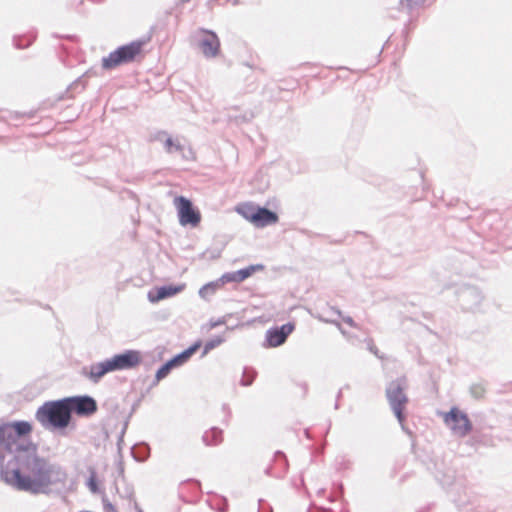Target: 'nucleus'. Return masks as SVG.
I'll use <instances>...</instances> for the list:
<instances>
[{
	"label": "nucleus",
	"instance_id": "aec40b11",
	"mask_svg": "<svg viewBox=\"0 0 512 512\" xmlns=\"http://www.w3.org/2000/svg\"><path fill=\"white\" fill-rule=\"evenodd\" d=\"M88 486H89V489L93 492V493H96L98 491V487H97V483H96V477L95 475H92L88 481Z\"/></svg>",
	"mask_w": 512,
	"mask_h": 512
},
{
	"label": "nucleus",
	"instance_id": "9b49d317",
	"mask_svg": "<svg viewBox=\"0 0 512 512\" xmlns=\"http://www.w3.org/2000/svg\"><path fill=\"white\" fill-rule=\"evenodd\" d=\"M70 407V413L74 411L78 415H92L97 410L96 401L88 396L65 398Z\"/></svg>",
	"mask_w": 512,
	"mask_h": 512
},
{
	"label": "nucleus",
	"instance_id": "f257e3e1",
	"mask_svg": "<svg viewBox=\"0 0 512 512\" xmlns=\"http://www.w3.org/2000/svg\"><path fill=\"white\" fill-rule=\"evenodd\" d=\"M25 453L15 454L1 467V477L10 486L33 494L46 493L55 482L53 474L65 478L60 469L54 470L49 461L38 454L36 444L24 448Z\"/></svg>",
	"mask_w": 512,
	"mask_h": 512
},
{
	"label": "nucleus",
	"instance_id": "4be33fe9",
	"mask_svg": "<svg viewBox=\"0 0 512 512\" xmlns=\"http://www.w3.org/2000/svg\"><path fill=\"white\" fill-rule=\"evenodd\" d=\"M31 42H32V40H28V41H27V43H25V44H22V43H20V42H19V43L17 44V46H18L19 48H25V47H28V46L31 44Z\"/></svg>",
	"mask_w": 512,
	"mask_h": 512
},
{
	"label": "nucleus",
	"instance_id": "dca6fc26",
	"mask_svg": "<svg viewBox=\"0 0 512 512\" xmlns=\"http://www.w3.org/2000/svg\"><path fill=\"white\" fill-rule=\"evenodd\" d=\"M203 439L207 446L219 445L223 441V431L219 428L213 427L205 432Z\"/></svg>",
	"mask_w": 512,
	"mask_h": 512
},
{
	"label": "nucleus",
	"instance_id": "423d86ee",
	"mask_svg": "<svg viewBox=\"0 0 512 512\" xmlns=\"http://www.w3.org/2000/svg\"><path fill=\"white\" fill-rule=\"evenodd\" d=\"M235 211L257 228L274 225L279 220L275 212L255 205L252 202L239 203L235 207Z\"/></svg>",
	"mask_w": 512,
	"mask_h": 512
},
{
	"label": "nucleus",
	"instance_id": "5701e85b",
	"mask_svg": "<svg viewBox=\"0 0 512 512\" xmlns=\"http://www.w3.org/2000/svg\"><path fill=\"white\" fill-rule=\"evenodd\" d=\"M346 322L349 323L350 325L352 324V320L351 319L347 320Z\"/></svg>",
	"mask_w": 512,
	"mask_h": 512
},
{
	"label": "nucleus",
	"instance_id": "7ed1b4c3",
	"mask_svg": "<svg viewBox=\"0 0 512 512\" xmlns=\"http://www.w3.org/2000/svg\"><path fill=\"white\" fill-rule=\"evenodd\" d=\"M36 419L44 428L65 429L71 421L66 399L45 402L36 411Z\"/></svg>",
	"mask_w": 512,
	"mask_h": 512
},
{
	"label": "nucleus",
	"instance_id": "f3484780",
	"mask_svg": "<svg viewBox=\"0 0 512 512\" xmlns=\"http://www.w3.org/2000/svg\"><path fill=\"white\" fill-rule=\"evenodd\" d=\"M223 284L219 281L210 282L205 284L199 291L200 296L206 298L207 296L215 293Z\"/></svg>",
	"mask_w": 512,
	"mask_h": 512
},
{
	"label": "nucleus",
	"instance_id": "f03ea898",
	"mask_svg": "<svg viewBox=\"0 0 512 512\" xmlns=\"http://www.w3.org/2000/svg\"><path fill=\"white\" fill-rule=\"evenodd\" d=\"M33 431V426L28 421H15L0 424V449L15 454L25 453L24 448L31 441L25 440Z\"/></svg>",
	"mask_w": 512,
	"mask_h": 512
},
{
	"label": "nucleus",
	"instance_id": "412c9836",
	"mask_svg": "<svg viewBox=\"0 0 512 512\" xmlns=\"http://www.w3.org/2000/svg\"><path fill=\"white\" fill-rule=\"evenodd\" d=\"M410 7L423 4L425 0H407Z\"/></svg>",
	"mask_w": 512,
	"mask_h": 512
},
{
	"label": "nucleus",
	"instance_id": "39448f33",
	"mask_svg": "<svg viewBox=\"0 0 512 512\" xmlns=\"http://www.w3.org/2000/svg\"><path fill=\"white\" fill-rule=\"evenodd\" d=\"M146 41L137 40L120 46L102 59V67L105 70H112L120 65L127 64L143 58Z\"/></svg>",
	"mask_w": 512,
	"mask_h": 512
},
{
	"label": "nucleus",
	"instance_id": "20e7f679",
	"mask_svg": "<svg viewBox=\"0 0 512 512\" xmlns=\"http://www.w3.org/2000/svg\"><path fill=\"white\" fill-rule=\"evenodd\" d=\"M141 361L142 356L139 351L127 350L122 354L113 356L111 359L92 365L89 377L96 382L109 372L135 368Z\"/></svg>",
	"mask_w": 512,
	"mask_h": 512
},
{
	"label": "nucleus",
	"instance_id": "6ab92c4d",
	"mask_svg": "<svg viewBox=\"0 0 512 512\" xmlns=\"http://www.w3.org/2000/svg\"><path fill=\"white\" fill-rule=\"evenodd\" d=\"M166 137H168L167 132H165V131H158V132L153 136V140H154V141H160V142H163V144H164V143H165V140H166Z\"/></svg>",
	"mask_w": 512,
	"mask_h": 512
},
{
	"label": "nucleus",
	"instance_id": "2eb2a0df",
	"mask_svg": "<svg viewBox=\"0 0 512 512\" xmlns=\"http://www.w3.org/2000/svg\"><path fill=\"white\" fill-rule=\"evenodd\" d=\"M184 288V284L159 287L148 293V299L152 303H157L163 299L175 296L176 294L182 292Z\"/></svg>",
	"mask_w": 512,
	"mask_h": 512
},
{
	"label": "nucleus",
	"instance_id": "ddd939ff",
	"mask_svg": "<svg viewBox=\"0 0 512 512\" xmlns=\"http://www.w3.org/2000/svg\"><path fill=\"white\" fill-rule=\"evenodd\" d=\"M294 329L295 325L293 323L284 324L280 328L270 329L266 335L268 346L278 347L282 345Z\"/></svg>",
	"mask_w": 512,
	"mask_h": 512
},
{
	"label": "nucleus",
	"instance_id": "1a4fd4ad",
	"mask_svg": "<svg viewBox=\"0 0 512 512\" xmlns=\"http://www.w3.org/2000/svg\"><path fill=\"white\" fill-rule=\"evenodd\" d=\"M445 424L458 436H466L472 429L471 422L466 413L457 407L451 408L443 414Z\"/></svg>",
	"mask_w": 512,
	"mask_h": 512
},
{
	"label": "nucleus",
	"instance_id": "f8f14e48",
	"mask_svg": "<svg viewBox=\"0 0 512 512\" xmlns=\"http://www.w3.org/2000/svg\"><path fill=\"white\" fill-rule=\"evenodd\" d=\"M199 347V344H195L166 362L156 373L157 381L165 378L173 368L183 365Z\"/></svg>",
	"mask_w": 512,
	"mask_h": 512
},
{
	"label": "nucleus",
	"instance_id": "6e6552de",
	"mask_svg": "<svg viewBox=\"0 0 512 512\" xmlns=\"http://www.w3.org/2000/svg\"><path fill=\"white\" fill-rule=\"evenodd\" d=\"M386 396L389 404L401 425L405 422L404 410L408 403V398L404 393V388L397 382H393L386 390Z\"/></svg>",
	"mask_w": 512,
	"mask_h": 512
},
{
	"label": "nucleus",
	"instance_id": "a211bd4d",
	"mask_svg": "<svg viewBox=\"0 0 512 512\" xmlns=\"http://www.w3.org/2000/svg\"><path fill=\"white\" fill-rule=\"evenodd\" d=\"M164 148L168 153L182 151V145L178 139L172 138L170 135L166 137Z\"/></svg>",
	"mask_w": 512,
	"mask_h": 512
},
{
	"label": "nucleus",
	"instance_id": "9d476101",
	"mask_svg": "<svg viewBox=\"0 0 512 512\" xmlns=\"http://www.w3.org/2000/svg\"><path fill=\"white\" fill-rule=\"evenodd\" d=\"M202 38L199 47L206 57H216L220 53V41L217 35L210 30L199 29L197 32Z\"/></svg>",
	"mask_w": 512,
	"mask_h": 512
},
{
	"label": "nucleus",
	"instance_id": "0eeeda50",
	"mask_svg": "<svg viewBox=\"0 0 512 512\" xmlns=\"http://www.w3.org/2000/svg\"><path fill=\"white\" fill-rule=\"evenodd\" d=\"M174 206L176 207L178 219L181 225L197 227L201 222V213L198 209L193 207L192 202L183 197L177 196L174 198Z\"/></svg>",
	"mask_w": 512,
	"mask_h": 512
},
{
	"label": "nucleus",
	"instance_id": "4468645a",
	"mask_svg": "<svg viewBox=\"0 0 512 512\" xmlns=\"http://www.w3.org/2000/svg\"><path fill=\"white\" fill-rule=\"evenodd\" d=\"M263 269H264V266L262 264L250 265L244 269H240L235 272L223 274L220 278V282L222 284H226L229 282L240 283V282H243L244 280H246L247 278H249L250 276H252L254 273H256L258 271H262Z\"/></svg>",
	"mask_w": 512,
	"mask_h": 512
}]
</instances>
